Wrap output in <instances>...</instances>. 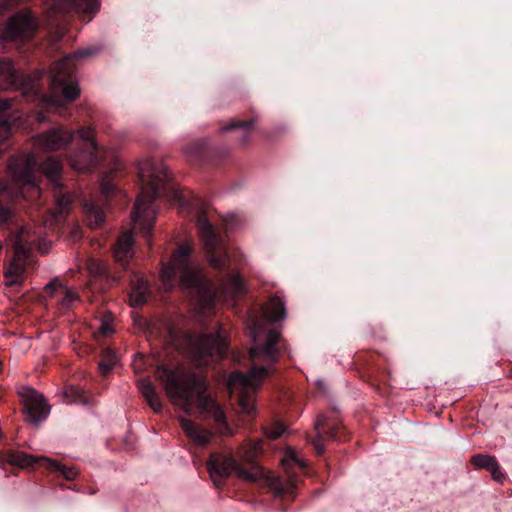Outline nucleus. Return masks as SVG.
I'll return each instance as SVG.
<instances>
[{
    "instance_id": "obj_1",
    "label": "nucleus",
    "mask_w": 512,
    "mask_h": 512,
    "mask_svg": "<svg viewBox=\"0 0 512 512\" xmlns=\"http://www.w3.org/2000/svg\"><path fill=\"white\" fill-rule=\"evenodd\" d=\"M263 315L265 319L250 316L247 324L252 339L249 358L253 367L247 373L234 371L227 381L229 393L236 397L241 411L246 414L254 411L256 391L270 373V367L278 361L277 344L280 334L276 330L268 329L267 322L285 318L283 301L278 296L271 297L263 307Z\"/></svg>"
},
{
    "instance_id": "obj_2",
    "label": "nucleus",
    "mask_w": 512,
    "mask_h": 512,
    "mask_svg": "<svg viewBox=\"0 0 512 512\" xmlns=\"http://www.w3.org/2000/svg\"><path fill=\"white\" fill-rule=\"evenodd\" d=\"M138 176L141 191L131 214L132 231L124 232L113 249L115 260L123 267L133 256V231L150 238L157 213L153 201L160 197L174 202L182 201L181 193L170 183L168 169L163 162L154 159L142 161L138 166Z\"/></svg>"
},
{
    "instance_id": "obj_3",
    "label": "nucleus",
    "mask_w": 512,
    "mask_h": 512,
    "mask_svg": "<svg viewBox=\"0 0 512 512\" xmlns=\"http://www.w3.org/2000/svg\"><path fill=\"white\" fill-rule=\"evenodd\" d=\"M192 251L191 244H181L170 262L163 266L161 281L165 290L174 288L175 279L178 276L182 289L192 296L199 313L211 310L216 298L228 302L245 292L243 281L237 274L229 275L214 292L209 281L202 275L200 267L192 260Z\"/></svg>"
},
{
    "instance_id": "obj_4",
    "label": "nucleus",
    "mask_w": 512,
    "mask_h": 512,
    "mask_svg": "<svg viewBox=\"0 0 512 512\" xmlns=\"http://www.w3.org/2000/svg\"><path fill=\"white\" fill-rule=\"evenodd\" d=\"M262 451V441L258 440L248 444L239 451V461L229 455L213 453L207 462L209 475L214 485L219 487L223 481L231 474L237 478L248 482H261L268 486L276 496L292 492L296 488V480L290 472V464L295 463L300 468L306 466L305 462L300 460L294 452H288L282 460L285 472L289 475V480L283 482L278 476L271 472H265L256 462V457Z\"/></svg>"
},
{
    "instance_id": "obj_5",
    "label": "nucleus",
    "mask_w": 512,
    "mask_h": 512,
    "mask_svg": "<svg viewBox=\"0 0 512 512\" xmlns=\"http://www.w3.org/2000/svg\"><path fill=\"white\" fill-rule=\"evenodd\" d=\"M155 376L172 403L185 413L205 414L212 417L217 425L227 426L226 415L210 395L204 378L183 369L167 367H158Z\"/></svg>"
},
{
    "instance_id": "obj_6",
    "label": "nucleus",
    "mask_w": 512,
    "mask_h": 512,
    "mask_svg": "<svg viewBox=\"0 0 512 512\" xmlns=\"http://www.w3.org/2000/svg\"><path fill=\"white\" fill-rule=\"evenodd\" d=\"M99 51L98 48H84L63 57L51 72L50 94L43 96L46 106L60 107L64 102L74 101L80 95V88L75 77L76 62Z\"/></svg>"
},
{
    "instance_id": "obj_7",
    "label": "nucleus",
    "mask_w": 512,
    "mask_h": 512,
    "mask_svg": "<svg viewBox=\"0 0 512 512\" xmlns=\"http://www.w3.org/2000/svg\"><path fill=\"white\" fill-rule=\"evenodd\" d=\"M188 344L197 365L207 364L209 357H225L228 347L225 331L222 328H219L215 334L189 335Z\"/></svg>"
},
{
    "instance_id": "obj_8",
    "label": "nucleus",
    "mask_w": 512,
    "mask_h": 512,
    "mask_svg": "<svg viewBox=\"0 0 512 512\" xmlns=\"http://www.w3.org/2000/svg\"><path fill=\"white\" fill-rule=\"evenodd\" d=\"M197 226L209 256L210 265L215 269L227 267L229 265L228 251L204 213L199 214Z\"/></svg>"
},
{
    "instance_id": "obj_9",
    "label": "nucleus",
    "mask_w": 512,
    "mask_h": 512,
    "mask_svg": "<svg viewBox=\"0 0 512 512\" xmlns=\"http://www.w3.org/2000/svg\"><path fill=\"white\" fill-rule=\"evenodd\" d=\"M62 162L55 157H48L40 166L39 170L51 182L56 198V208L53 211V219L57 222L60 216L70 210L73 202V196L70 194H62V185L59 182V176L62 172Z\"/></svg>"
},
{
    "instance_id": "obj_10",
    "label": "nucleus",
    "mask_w": 512,
    "mask_h": 512,
    "mask_svg": "<svg viewBox=\"0 0 512 512\" xmlns=\"http://www.w3.org/2000/svg\"><path fill=\"white\" fill-rule=\"evenodd\" d=\"M78 136L84 142L83 147L69 158V163L74 170L84 172L101 160V150L94 140L92 128L79 129Z\"/></svg>"
},
{
    "instance_id": "obj_11",
    "label": "nucleus",
    "mask_w": 512,
    "mask_h": 512,
    "mask_svg": "<svg viewBox=\"0 0 512 512\" xmlns=\"http://www.w3.org/2000/svg\"><path fill=\"white\" fill-rule=\"evenodd\" d=\"M34 241L27 227H21L14 239V257L10 263L9 268L5 272V276L14 277L12 283L17 282L26 270L31 257V243Z\"/></svg>"
},
{
    "instance_id": "obj_12",
    "label": "nucleus",
    "mask_w": 512,
    "mask_h": 512,
    "mask_svg": "<svg viewBox=\"0 0 512 512\" xmlns=\"http://www.w3.org/2000/svg\"><path fill=\"white\" fill-rule=\"evenodd\" d=\"M7 458L10 464L21 468L33 467L36 464L44 466L51 471L59 472L66 480H73L78 475L75 467H67L45 456L35 457L22 451H13Z\"/></svg>"
},
{
    "instance_id": "obj_13",
    "label": "nucleus",
    "mask_w": 512,
    "mask_h": 512,
    "mask_svg": "<svg viewBox=\"0 0 512 512\" xmlns=\"http://www.w3.org/2000/svg\"><path fill=\"white\" fill-rule=\"evenodd\" d=\"M37 28L35 18L27 10H22L13 15L6 23L2 37L6 41L31 38Z\"/></svg>"
},
{
    "instance_id": "obj_14",
    "label": "nucleus",
    "mask_w": 512,
    "mask_h": 512,
    "mask_svg": "<svg viewBox=\"0 0 512 512\" xmlns=\"http://www.w3.org/2000/svg\"><path fill=\"white\" fill-rule=\"evenodd\" d=\"M19 396L22 399L28 420L31 423L38 425L47 418L50 408L46 404L44 397L35 389L22 387L19 390Z\"/></svg>"
},
{
    "instance_id": "obj_15",
    "label": "nucleus",
    "mask_w": 512,
    "mask_h": 512,
    "mask_svg": "<svg viewBox=\"0 0 512 512\" xmlns=\"http://www.w3.org/2000/svg\"><path fill=\"white\" fill-rule=\"evenodd\" d=\"M73 138L74 132L72 130L56 127L38 135L35 138V143L44 150L55 151L67 146Z\"/></svg>"
},
{
    "instance_id": "obj_16",
    "label": "nucleus",
    "mask_w": 512,
    "mask_h": 512,
    "mask_svg": "<svg viewBox=\"0 0 512 512\" xmlns=\"http://www.w3.org/2000/svg\"><path fill=\"white\" fill-rule=\"evenodd\" d=\"M315 430L316 437L312 440V444L318 454L324 452V444L323 437L326 435L328 438L332 440H341V437L338 435L339 428L334 425H329L327 423V418L324 415H320L315 422Z\"/></svg>"
},
{
    "instance_id": "obj_17",
    "label": "nucleus",
    "mask_w": 512,
    "mask_h": 512,
    "mask_svg": "<svg viewBox=\"0 0 512 512\" xmlns=\"http://www.w3.org/2000/svg\"><path fill=\"white\" fill-rule=\"evenodd\" d=\"M180 425L186 436L199 446H205L212 438V434L195 424L190 419L180 418Z\"/></svg>"
},
{
    "instance_id": "obj_18",
    "label": "nucleus",
    "mask_w": 512,
    "mask_h": 512,
    "mask_svg": "<svg viewBox=\"0 0 512 512\" xmlns=\"http://www.w3.org/2000/svg\"><path fill=\"white\" fill-rule=\"evenodd\" d=\"M132 288L130 293V301L133 306L142 305L147 298L148 282L144 276L135 274L131 280Z\"/></svg>"
},
{
    "instance_id": "obj_19",
    "label": "nucleus",
    "mask_w": 512,
    "mask_h": 512,
    "mask_svg": "<svg viewBox=\"0 0 512 512\" xmlns=\"http://www.w3.org/2000/svg\"><path fill=\"white\" fill-rule=\"evenodd\" d=\"M20 81V76L10 60L0 61V89H10Z\"/></svg>"
},
{
    "instance_id": "obj_20",
    "label": "nucleus",
    "mask_w": 512,
    "mask_h": 512,
    "mask_svg": "<svg viewBox=\"0 0 512 512\" xmlns=\"http://www.w3.org/2000/svg\"><path fill=\"white\" fill-rule=\"evenodd\" d=\"M138 388L142 394V396L147 401L148 405L151 407V409L159 413L162 410V403L160 400V397L155 389V387L152 385L149 378L141 379L138 382Z\"/></svg>"
},
{
    "instance_id": "obj_21",
    "label": "nucleus",
    "mask_w": 512,
    "mask_h": 512,
    "mask_svg": "<svg viewBox=\"0 0 512 512\" xmlns=\"http://www.w3.org/2000/svg\"><path fill=\"white\" fill-rule=\"evenodd\" d=\"M83 210L86 215V221L89 227L98 228L105 221L104 212L98 207L93 200H85L83 202Z\"/></svg>"
},
{
    "instance_id": "obj_22",
    "label": "nucleus",
    "mask_w": 512,
    "mask_h": 512,
    "mask_svg": "<svg viewBox=\"0 0 512 512\" xmlns=\"http://www.w3.org/2000/svg\"><path fill=\"white\" fill-rule=\"evenodd\" d=\"M58 289H61L63 292V298L61 299V305L63 307H70L72 303L78 299L77 293L69 288L64 287L59 279H53L45 286L46 292L50 295H53V292Z\"/></svg>"
},
{
    "instance_id": "obj_23",
    "label": "nucleus",
    "mask_w": 512,
    "mask_h": 512,
    "mask_svg": "<svg viewBox=\"0 0 512 512\" xmlns=\"http://www.w3.org/2000/svg\"><path fill=\"white\" fill-rule=\"evenodd\" d=\"M251 121H231L229 125L222 128L223 131L235 130V139L238 144L244 145L249 140L250 128L252 126Z\"/></svg>"
},
{
    "instance_id": "obj_24",
    "label": "nucleus",
    "mask_w": 512,
    "mask_h": 512,
    "mask_svg": "<svg viewBox=\"0 0 512 512\" xmlns=\"http://www.w3.org/2000/svg\"><path fill=\"white\" fill-rule=\"evenodd\" d=\"M117 363V356L111 349H105L102 353V359L99 362V370L103 376H106Z\"/></svg>"
},
{
    "instance_id": "obj_25",
    "label": "nucleus",
    "mask_w": 512,
    "mask_h": 512,
    "mask_svg": "<svg viewBox=\"0 0 512 512\" xmlns=\"http://www.w3.org/2000/svg\"><path fill=\"white\" fill-rule=\"evenodd\" d=\"M63 394L68 399V402L71 403H77L82 405H88L91 403L86 395V392L80 388H76L73 386L68 387Z\"/></svg>"
},
{
    "instance_id": "obj_26",
    "label": "nucleus",
    "mask_w": 512,
    "mask_h": 512,
    "mask_svg": "<svg viewBox=\"0 0 512 512\" xmlns=\"http://www.w3.org/2000/svg\"><path fill=\"white\" fill-rule=\"evenodd\" d=\"M471 462L478 469L490 470L491 467L497 462V460L494 456H490L487 454H478L474 455L471 458Z\"/></svg>"
},
{
    "instance_id": "obj_27",
    "label": "nucleus",
    "mask_w": 512,
    "mask_h": 512,
    "mask_svg": "<svg viewBox=\"0 0 512 512\" xmlns=\"http://www.w3.org/2000/svg\"><path fill=\"white\" fill-rule=\"evenodd\" d=\"M77 6L81 12L91 14L98 11L100 4L98 0H78Z\"/></svg>"
},
{
    "instance_id": "obj_28",
    "label": "nucleus",
    "mask_w": 512,
    "mask_h": 512,
    "mask_svg": "<svg viewBox=\"0 0 512 512\" xmlns=\"http://www.w3.org/2000/svg\"><path fill=\"white\" fill-rule=\"evenodd\" d=\"M100 188H101L102 195L105 197L110 196L114 192L115 185L112 181L111 173L105 175L102 178Z\"/></svg>"
},
{
    "instance_id": "obj_29",
    "label": "nucleus",
    "mask_w": 512,
    "mask_h": 512,
    "mask_svg": "<svg viewBox=\"0 0 512 512\" xmlns=\"http://www.w3.org/2000/svg\"><path fill=\"white\" fill-rule=\"evenodd\" d=\"M286 427L282 423H274L265 429V434L271 439H277L284 434Z\"/></svg>"
},
{
    "instance_id": "obj_30",
    "label": "nucleus",
    "mask_w": 512,
    "mask_h": 512,
    "mask_svg": "<svg viewBox=\"0 0 512 512\" xmlns=\"http://www.w3.org/2000/svg\"><path fill=\"white\" fill-rule=\"evenodd\" d=\"M89 271L94 275H106L107 266L100 260H91L88 265Z\"/></svg>"
},
{
    "instance_id": "obj_31",
    "label": "nucleus",
    "mask_w": 512,
    "mask_h": 512,
    "mask_svg": "<svg viewBox=\"0 0 512 512\" xmlns=\"http://www.w3.org/2000/svg\"><path fill=\"white\" fill-rule=\"evenodd\" d=\"M99 331L104 336L111 335L114 332L112 318L110 315H106L101 319Z\"/></svg>"
},
{
    "instance_id": "obj_32",
    "label": "nucleus",
    "mask_w": 512,
    "mask_h": 512,
    "mask_svg": "<svg viewBox=\"0 0 512 512\" xmlns=\"http://www.w3.org/2000/svg\"><path fill=\"white\" fill-rule=\"evenodd\" d=\"M489 471L495 481L502 483L505 479V475L501 472L498 462H496Z\"/></svg>"
},
{
    "instance_id": "obj_33",
    "label": "nucleus",
    "mask_w": 512,
    "mask_h": 512,
    "mask_svg": "<svg viewBox=\"0 0 512 512\" xmlns=\"http://www.w3.org/2000/svg\"><path fill=\"white\" fill-rule=\"evenodd\" d=\"M186 153H187V154H189V155H192V154H193V152H192V151H190L189 149H186Z\"/></svg>"
},
{
    "instance_id": "obj_34",
    "label": "nucleus",
    "mask_w": 512,
    "mask_h": 512,
    "mask_svg": "<svg viewBox=\"0 0 512 512\" xmlns=\"http://www.w3.org/2000/svg\"><path fill=\"white\" fill-rule=\"evenodd\" d=\"M43 120H44V117L40 114V115H39V121L41 122V121H43Z\"/></svg>"
},
{
    "instance_id": "obj_35",
    "label": "nucleus",
    "mask_w": 512,
    "mask_h": 512,
    "mask_svg": "<svg viewBox=\"0 0 512 512\" xmlns=\"http://www.w3.org/2000/svg\"><path fill=\"white\" fill-rule=\"evenodd\" d=\"M2 370V362L0 361V371Z\"/></svg>"
}]
</instances>
